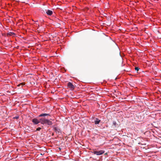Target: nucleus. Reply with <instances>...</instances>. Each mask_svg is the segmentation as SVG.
<instances>
[{
    "mask_svg": "<svg viewBox=\"0 0 161 161\" xmlns=\"http://www.w3.org/2000/svg\"><path fill=\"white\" fill-rule=\"evenodd\" d=\"M40 123L42 125H50L52 124V122L49 119H45L44 118H42L40 119Z\"/></svg>",
    "mask_w": 161,
    "mask_h": 161,
    "instance_id": "1",
    "label": "nucleus"
},
{
    "mask_svg": "<svg viewBox=\"0 0 161 161\" xmlns=\"http://www.w3.org/2000/svg\"><path fill=\"white\" fill-rule=\"evenodd\" d=\"M104 153V151L103 150L99 151H93L92 153L94 154H96L97 155H100L103 154Z\"/></svg>",
    "mask_w": 161,
    "mask_h": 161,
    "instance_id": "2",
    "label": "nucleus"
},
{
    "mask_svg": "<svg viewBox=\"0 0 161 161\" xmlns=\"http://www.w3.org/2000/svg\"><path fill=\"white\" fill-rule=\"evenodd\" d=\"M32 121L34 125H37L40 123V119L38 120L36 118L33 119Z\"/></svg>",
    "mask_w": 161,
    "mask_h": 161,
    "instance_id": "3",
    "label": "nucleus"
},
{
    "mask_svg": "<svg viewBox=\"0 0 161 161\" xmlns=\"http://www.w3.org/2000/svg\"><path fill=\"white\" fill-rule=\"evenodd\" d=\"M67 86L69 88L72 90H74L75 88L74 86L73 85V84L70 82H69L67 84Z\"/></svg>",
    "mask_w": 161,
    "mask_h": 161,
    "instance_id": "4",
    "label": "nucleus"
},
{
    "mask_svg": "<svg viewBox=\"0 0 161 161\" xmlns=\"http://www.w3.org/2000/svg\"><path fill=\"white\" fill-rule=\"evenodd\" d=\"M46 13L47 15L50 16L51 15L53 14V11L50 10H47Z\"/></svg>",
    "mask_w": 161,
    "mask_h": 161,
    "instance_id": "5",
    "label": "nucleus"
},
{
    "mask_svg": "<svg viewBox=\"0 0 161 161\" xmlns=\"http://www.w3.org/2000/svg\"><path fill=\"white\" fill-rule=\"evenodd\" d=\"M100 121V120L98 118H96L95 120L94 121V123L96 125L98 124L99 123Z\"/></svg>",
    "mask_w": 161,
    "mask_h": 161,
    "instance_id": "6",
    "label": "nucleus"
},
{
    "mask_svg": "<svg viewBox=\"0 0 161 161\" xmlns=\"http://www.w3.org/2000/svg\"><path fill=\"white\" fill-rule=\"evenodd\" d=\"M50 114H46V113H44V114H42L39 115L38 116L39 117H45L49 115Z\"/></svg>",
    "mask_w": 161,
    "mask_h": 161,
    "instance_id": "7",
    "label": "nucleus"
},
{
    "mask_svg": "<svg viewBox=\"0 0 161 161\" xmlns=\"http://www.w3.org/2000/svg\"><path fill=\"white\" fill-rule=\"evenodd\" d=\"M54 130L56 133H59L60 132V130L58 128L55 127L54 128Z\"/></svg>",
    "mask_w": 161,
    "mask_h": 161,
    "instance_id": "8",
    "label": "nucleus"
},
{
    "mask_svg": "<svg viewBox=\"0 0 161 161\" xmlns=\"http://www.w3.org/2000/svg\"><path fill=\"white\" fill-rule=\"evenodd\" d=\"M7 35L9 36H14L15 35V34L14 32H9L7 34Z\"/></svg>",
    "mask_w": 161,
    "mask_h": 161,
    "instance_id": "9",
    "label": "nucleus"
},
{
    "mask_svg": "<svg viewBox=\"0 0 161 161\" xmlns=\"http://www.w3.org/2000/svg\"><path fill=\"white\" fill-rule=\"evenodd\" d=\"M113 125L114 126H115V127L117 126V124L115 121H113Z\"/></svg>",
    "mask_w": 161,
    "mask_h": 161,
    "instance_id": "10",
    "label": "nucleus"
},
{
    "mask_svg": "<svg viewBox=\"0 0 161 161\" xmlns=\"http://www.w3.org/2000/svg\"><path fill=\"white\" fill-rule=\"evenodd\" d=\"M139 68L137 67H136L135 68V70L137 71H138L139 70Z\"/></svg>",
    "mask_w": 161,
    "mask_h": 161,
    "instance_id": "11",
    "label": "nucleus"
},
{
    "mask_svg": "<svg viewBox=\"0 0 161 161\" xmlns=\"http://www.w3.org/2000/svg\"><path fill=\"white\" fill-rule=\"evenodd\" d=\"M41 129V127H38L36 129V131H40Z\"/></svg>",
    "mask_w": 161,
    "mask_h": 161,
    "instance_id": "12",
    "label": "nucleus"
},
{
    "mask_svg": "<svg viewBox=\"0 0 161 161\" xmlns=\"http://www.w3.org/2000/svg\"><path fill=\"white\" fill-rule=\"evenodd\" d=\"M15 118L16 119H18L19 118V117L18 116H16V117H15Z\"/></svg>",
    "mask_w": 161,
    "mask_h": 161,
    "instance_id": "13",
    "label": "nucleus"
},
{
    "mask_svg": "<svg viewBox=\"0 0 161 161\" xmlns=\"http://www.w3.org/2000/svg\"><path fill=\"white\" fill-rule=\"evenodd\" d=\"M21 84H19V85H18V86H20Z\"/></svg>",
    "mask_w": 161,
    "mask_h": 161,
    "instance_id": "14",
    "label": "nucleus"
}]
</instances>
